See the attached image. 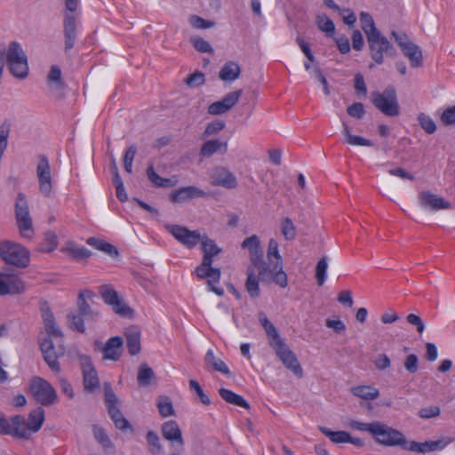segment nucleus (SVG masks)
<instances>
[{
  "mask_svg": "<svg viewBox=\"0 0 455 455\" xmlns=\"http://www.w3.org/2000/svg\"><path fill=\"white\" fill-rule=\"evenodd\" d=\"M320 431L334 443H344L350 440V434L346 431H331L324 427H319Z\"/></svg>",
  "mask_w": 455,
  "mask_h": 455,
  "instance_id": "obj_41",
  "label": "nucleus"
},
{
  "mask_svg": "<svg viewBox=\"0 0 455 455\" xmlns=\"http://www.w3.org/2000/svg\"><path fill=\"white\" fill-rule=\"evenodd\" d=\"M370 55L373 61L377 64L384 62V56L393 55V47L387 38L381 35L380 32L369 36L367 38Z\"/></svg>",
  "mask_w": 455,
  "mask_h": 455,
  "instance_id": "obj_8",
  "label": "nucleus"
},
{
  "mask_svg": "<svg viewBox=\"0 0 455 455\" xmlns=\"http://www.w3.org/2000/svg\"><path fill=\"white\" fill-rule=\"evenodd\" d=\"M242 249L249 251L251 266L257 267L259 274L267 276L266 261L263 259V251L258 235H252L245 238L241 243Z\"/></svg>",
  "mask_w": 455,
  "mask_h": 455,
  "instance_id": "obj_10",
  "label": "nucleus"
},
{
  "mask_svg": "<svg viewBox=\"0 0 455 455\" xmlns=\"http://www.w3.org/2000/svg\"><path fill=\"white\" fill-rule=\"evenodd\" d=\"M100 295L103 300L111 305L113 310L122 315V316H130L132 314V308L127 306L119 297V294L116 291H115L111 286L103 285L100 288Z\"/></svg>",
  "mask_w": 455,
  "mask_h": 455,
  "instance_id": "obj_12",
  "label": "nucleus"
},
{
  "mask_svg": "<svg viewBox=\"0 0 455 455\" xmlns=\"http://www.w3.org/2000/svg\"><path fill=\"white\" fill-rule=\"evenodd\" d=\"M65 251L69 256L77 260L87 259L92 255V251L88 249L76 245L67 247Z\"/></svg>",
  "mask_w": 455,
  "mask_h": 455,
  "instance_id": "obj_48",
  "label": "nucleus"
},
{
  "mask_svg": "<svg viewBox=\"0 0 455 455\" xmlns=\"http://www.w3.org/2000/svg\"><path fill=\"white\" fill-rule=\"evenodd\" d=\"M360 22L361 28L366 35V38H368L369 36H373L379 32L375 27L372 16L369 12H362L360 13Z\"/></svg>",
  "mask_w": 455,
  "mask_h": 455,
  "instance_id": "obj_40",
  "label": "nucleus"
},
{
  "mask_svg": "<svg viewBox=\"0 0 455 455\" xmlns=\"http://www.w3.org/2000/svg\"><path fill=\"white\" fill-rule=\"evenodd\" d=\"M200 243L204 255L202 263L195 270L196 274L200 279H207L211 291L221 296L224 293L223 289L214 286L215 283L220 282L221 271L220 268L212 267L213 257L221 252V248L205 234L203 235Z\"/></svg>",
  "mask_w": 455,
  "mask_h": 455,
  "instance_id": "obj_2",
  "label": "nucleus"
},
{
  "mask_svg": "<svg viewBox=\"0 0 455 455\" xmlns=\"http://www.w3.org/2000/svg\"><path fill=\"white\" fill-rule=\"evenodd\" d=\"M353 395L357 398H377L379 390L371 386H358L351 389Z\"/></svg>",
  "mask_w": 455,
  "mask_h": 455,
  "instance_id": "obj_43",
  "label": "nucleus"
},
{
  "mask_svg": "<svg viewBox=\"0 0 455 455\" xmlns=\"http://www.w3.org/2000/svg\"><path fill=\"white\" fill-rule=\"evenodd\" d=\"M347 112L350 116L357 119H361L365 114L363 104L361 102H355L350 105L347 108Z\"/></svg>",
  "mask_w": 455,
  "mask_h": 455,
  "instance_id": "obj_59",
  "label": "nucleus"
},
{
  "mask_svg": "<svg viewBox=\"0 0 455 455\" xmlns=\"http://www.w3.org/2000/svg\"><path fill=\"white\" fill-rule=\"evenodd\" d=\"M147 175L150 182L157 188H169L174 186V182L171 179L160 177L155 171L153 164H150L147 169Z\"/></svg>",
  "mask_w": 455,
  "mask_h": 455,
  "instance_id": "obj_39",
  "label": "nucleus"
},
{
  "mask_svg": "<svg viewBox=\"0 0 455 455\" xmlns=\"http://www.w3.org/2000/svg\"><path fill=\"white\" fill-rule=\"evenodd\" d=\"M204 360L206 365L212 367L214 371L225 375L229 374V370L227 364L220 358L215 356L212 350H209L206 353Z\"/></svg>",
  "mask_w": 455,
  "mask_h": 455,
  "instance_id": "obj_37",
  "label": "nucleus"
},
{
  "mask_svg": "<svg viewBox=\"0 0 455 455\" xmlns=\"http://www.w3.org/2000/svg\"><path fill=\"white\" fill-rule=\"evenodd\" d=\"M68 321H69V326L71 329L76 330L82 333L84 332L85 328H84V321L85 319L82 315L69 314L68 315Z\"/></svg>",
  "mask_w": 455,
  "mask_h": 455,
  "instance_id": "obj_57",
  "label": "nucleus"
},
{
  "mask_svg": "<svg viewBox=\"0 0 455 455\" xmlns=\"http://www.w3.org/2000/svg\"><path fill=\"white\" fill-rule=\"evenodd\" d=\"M0 258L4 262L18 267H26L29 264L28 251L11 241L0 242Z\"/></svg>",
  "mask_w": 455,
  "mask_h": 455,
  "instance_id": "obj_6",
  "label": "nucleus"
},
{
  "mask_svg": "<svg viewBox=\"0 0 455 455\" xmlns=\"http://www.w3.org/2000/svg\"><path fill=\"white\" fill-rule=\"evenodd\" d=\"M328 268V259L324 256L321 258L315 267V279L318 286H322L326 280V271Z\"/></svg>",
  "mask_w": 455,
  "mask_h": 455,
  "instance_id": "obj_44",
  "label": "nucleus"
},
{
  "mask_svg": "<svg viewBox=\"0 0 455 455\" xmlns=\"http://www.w3.org/2000/svg\"><path fill=\"white\" fill-rule=\"evenodd\" d=\"M22 422L21 415H15L10 420L0 415V435H9L14 438L28 440V432L20 427Z\"/></svg>",
  "mask_w": 455,
  "mask_h": 455,
  "instance_id": "obj_14",
  "label": "nucleus"
},
{
  "mask_svg": "<svg viewBox=\"0 0 455 455\" xmlns=\"http://www.w3.org/2000/svg\"><path fill=\"white\" fill-rule=\"evenodd\" d=\"M88 294L89 296L92 294L91 291H86L85 292H81L78 295L77 305L79 308V314L82 315L85 320H96L99 315L98 312L93 311L89 304L86 302L84 294Z\"/></svg>",
  "mask_w": 455,
  "mask_h": 455,
  "instance_id": "obj_36",
  "label": "nucleus"
},
{
  "mask_svg": "<svg viewBox=\"0 0 455 455\" xmlns=\"http://www.w3.org/2000/svg\"><path fill=\"white\" fill-rule=\"evenodd\" d=\"M30 392L35 398H56L54 388L50 383L39 377L31 380Z\"/></svg>",
  "mask_w": 455,
  "mask_h": 455,
  "instance_id": "obj_24",
  "label": "nucleus"
},
{
  "mask_svg": "<svg viewBox=\"0 0 455 455\" xmlns=\"http://www.w3.org/2000/svg\"><path fill=\"white\" fill-rule=\"evenodd\" d=\"M189 24L196 29H206L214 27L215 23L212 20H204L197 15H191L188 19Z\"/></svg>",
  "mask_w": 455,
  "mask_h": 455,
  "instance_id": "obj_52",
  "label": "nucleus"
},
{
  "mask_svg": "<svg viewBox=\"0 0 455 455\" xmlns=\"http://www.w3.org/2000/svg\"><path fill=\"white\" fill-rule=\"evenodd\" d=\"M372 104L387 116H397L400 114L397 94L394 86H387L382 92H371Z\"/></svg>",
  "mask_w": 455,
  "mask_h": 455,
  "instance_id": "obj_5",
  "label": "nucleus"
},
{
  "mask_svg": "<svg viewBox=\"0 0 455 455\" xmlns=\"http://www.w3.org/2000/svg\"><path fill=\"white\" fill-rule=\"evenodd\" d=\"M241 74V68L237 62L228 61L221 68L219 77L224 82H233L236 80Z\"/></svg>",
  "mask_w": 455,
  "mask_h": 455,
  "instance_id": "obj_31",
  "label": "nucleus"
},
{
  "mask_svg": "<svg viewBox=\"0 0 455 455\" xmlns=\"http://www.w3.org/2000/svg\"><path fill=\"white\" fill-rule=\"evenodd\" d=\"M352 427L359 431L368 432L374 438L375 442L387 447L399 446L401 448L405 444L406 437L404 435L381 421L371 423L353 422Z\"/></svg>",
  "mask_w": 455,
  "mask_h": 455,
  "instance_id": "obj_3",
  "label": "nucleus"
},
{
  "mask_svg": "<svg viewBox=\"0 0 455 455\" xmlns=\"http://www.w3.org/2000/svg\"><path fill=\"white\" fill-rule=\"evenodd\" d=\"M86 243L94 247L95 249L103 251L104 253L108 254L110 257H117L118 256V251L117 249L112 245L111 243H108L107 241L96 237H89L86 240Z\"/></svg>",
  "mask_w": 455,
  "mask_h": 455,
  "instance_id": "obj_35",
  "label": "nucleus"
},
{
  "mask_svg": "<svg viewBox=\"0 0 455 455\" xmlns=\"http://www.w3.org/2000/svg\"><path fill=\"white\" fill-rule=\"evenodd\" d=\"M42 317L44 320L46 332L49 335H52L55 338H62V336H63L62 332L59 329V327L56 325L53 314L51 312V310L48 307L42 308Z\"/></svg>",
  "mask_w": 455,
  "mask_h": 455,
  "instance_id": "obj_33",
  "label": "nucleus"
},
{
  "mask_svg": "<svg viewBox=\"0 0 455 455\" xmlns=\"http://www.w3.org/2000/svg\"><path fill=\"white\" fill-rule=\"evenodd\" d=\"M155 373L153 370L148 367L146 363H142L138 370L137 380L140 386L147 387L150 384L152 379H154Z\"/></svg>",
  "mask_w": 455,
  "mask_h": 455,
  "instance_id": "obj_42",
  "label": "nucleus"
},
{
  "mask_svg": "<svg viewBox=\"0 0 455 455\" xmlns=\"http://www.w3.org/2000/svg\"><path fill=\"white\" fill-rule=\"evenodd\" d=\"M167 230L177 239L181 244L191 249L194 248L202 240L203 235L197 230H189L180 225H169Z\"/></svg>",
  "mask_w": 455,
  "mask_h": 455,
  "instance_id": "obj_13",
  "label": "nucleus"
},
{
  "mask_svg": "<svg viewBox=\"0 0 455 455\" xmlns=\"http://www.w3.org/2000/svg\"><path fill=\"white\" fill-rule=\"evenodd\" d=\"M157 408L163 417H168L174 414V410L170 400H160Z\"/></svg>",
  "mask_w": 455,
  "mask_h": 455,
  "instance_id": "obj_62",
  "label": "nucleus"
},
{
  "mask_svg": "<svg viewBox=\"0 0 455 455\" xmlns=\"http://www.w3.org/2000/svg\"><path fill=\"white\" fill-rule=\"evenodd\" d=\"M418 121L421 128L428 134H433L436 131V124L435 121L427 115L420 113L418 116Z\"/></svg>",
  "mask_w": 455,
  "mask_h": 455,
  "instance_id": "obj_49",
  "label": "nucleus"
},
{
  "mask_svg": "<svg viewBox=\"0 0 455 455\" xmlns=\"http://www.w3.org/2000/svg\"><path fill=\"white\" fill-rule=\"evenodd\" d=\"M26 286L22 279L16 275L0 276V295L20 294Z\"/></svg>",
  "mask_w": 455,
  "mask_h": 455,
  "instance_id": "obj_23",
  "label": "nucleus"
},
{
  "mask_svg": "<svg viewBox=\"0 0 455 455\" xmlns=\"http://www.w3.org/2000/svg\"><path fill=\"white\" fill-rule=\"evenodd\" d=\"M210 177L211 184L215 187L235 189L238 185L235 174L225 166L214 167Z\"/></svg>",
  "mask_w": 455,
  "mask_h": 455,
  "instance_id": "obj_16",
  "label": "nucleus"
},
{
  "mask_svg": "<svg viewBox=\"0 0 455 455\" xmlns=\"http://www.w3.org/2000/svg\"><path fill=\"white\" fill-rule=\"evenodd\" d=\"M403 54L410 60L412 68H419L422 66V52L420 48L411 42L402 49Z\"/></svg>",
  "mask_w": 455,
  "mask_h": 455,
  "instance_id": "obj_34",
  "label": "nucleus"
},
{
  "mask_svg": "<svg viewBox=\"0 0 455 455\" xmlns=\"http://www.w3.org/2000/svg\"><path fill=\"white\" fill-rule=\"evenodd\" d=\"M193 47L200 52H208L212 54L214 52L212 45L203 37L195 36L190 38Z\"/></svg>",
  "mask_w": 455,
  "mask_h": 455,
  "instance_id": "obj_47",
  "label": "nucleus"
},
{
  "mask_svg": "<svg viewBox=\"0 0 455 455\" xmlns=\"http://www.w3.org/2000/svg\"><path fill=\"white\" fill-rule=\"evenodd\" d=\"M316 22L320 30L326 34H333L335 29L334 23L326 15L318 16Z\"/></svg>",
  "mask_w": 455,
  "mask_h": 455,
  "instance_id": "obj_56",
  "label": "nucleus"
},
{
  "mask_svg": "<svg viewBox=\"0 0 455 455\" xmlns=\"http://www.w3.org/2000/svg\"><path fill=\"white\" fill-rule=\"evenodd\" d=\"M440 407L436 405H431L425 408H422L419 411L418 415L421 419H430L434 417H437L440 414Z\"/></svg>",
  "mask_w": 455,
  "mask_h": 455,
  "instance_id": "obj_60",
  "label": "nucleus"
},
{
  "mask_svg": "<svg viewBox=\"0 0 455 455\" xmlns=\"http://www.w3.org/2000/svg\"><path fill=\"white\" fill-rule=\"evenodd\" d=\"M63 27L65 52H67L74 47L76 39V22L73 14H65Z\"/></svg>",
  "mask_w": 455,
  "mask_h": 455,
  "instance_id": "obj_26",
  "label": "nucleus"
},
{
  "mask_svg": "<svg viewBox=\"0 0 455 455\" xmlns=\"http://www.w3.org/2000/svg\"><path fill=\"white\" fill-rule=\"evenodd\" d=\"M242 93L243 90L239 89L234 92H230L224 96L222 100L229 110L238 102Z\"/></svg>",
  "mask_w": 455,
  "mask_h": 455,
  "instance_id": "obj_58",
  "label": "nucleus"
},
{
  "mask_svg": "<svg viewBox=\"0 0 455 455\" xmlns=\"http://www.w3.org/2000/svg\"><path fill=\"white\" fill-rule=\"evenodd\" d=\"M207 196V193L203 189L195 186H188L172 192L170 198L172 203L180 204L194 198L206 197Z\"/></svg>",
  "mask_w": 455,
  "mask_h": 455,
  "instance_id": "obj_21",
  "label": "nucleus"
},
{
  "mask_svg": "<svg viewBox=\"0 0 455 455\" xmlns=\"http://www.w3.org/2000/svg\"><path fill=\"white\" fill-rule=\"evenodd\" d=\"M147 442L149 450L154 454H159L162 451V445L160 443L159 436L154 431H148L147 434Z\"/></svg>",
  "mask_w": 455,
  "mask_h": 455,
  "instance_id": "obj_51",
  "label": "nucleus"
},
{
  "mask_svg": "<svg viewBox=\"0 0 455 455\" xmlns=\"http://www.w3.org/2000/svg\"><path fill=\"white\" fill-rule=\"evenodd\" d=\"M123 339L118 336H115L107 340V342L102 345L100 341H95L94 345L96 347H99L103 354V360H110L116 362L122 355L123 351Z\"/></svg>",
  "mask_w": 455,
  "mask_h": 455,
  "instance_id": "obj_18",
  "label": "nucleus"
},
{
  "mask_svg": "<svg viewBox=\"0 0 455 455\" xmlns=\"http://www.w3.org/2000/svg\"><path fill=\"white\" fill-rule=\"evenodd\" d=\"M259 280L260 276L257 267L249 266L247 267V279L245 282V288L251 298H258L259 296Z\"/></svg>",
  "mask_w": 455,
  "mask_h": 455,
  "instance_id": "obj_29",
  "label": "nucleus"
},
{
  "mask_svg": "<svg viewBox=\"0 0 455 455\" xmlns=\"http://www.w3.org/2000/svg\"><path fill=\"white\" fill-rule=\"evenodd\" d=\"M343 132L342 134L344 136V142L351 145V146H361V147H372L373 143L371 140L365 139L362 136L354 135L351 132V129L346 124H342Z\"/></svg>",
  "mask_w": 455,
  "mask_h": 455,
  "instance_id": "obj_32",
  "label": "nucleus"
},
{
  "mask_svg": "<svg viewBox=\"0 0 455 455\" xmlns=\"http://www.w3.org/2000/svg\"><path fill=\"white\" fill-rule=\"evenodd\" d=\"M79 361L83 373L84 388L88 394L93 395L100 387L98 372L88 355H80Z\"/></svg>",
  "mask_w": 455,
  "mask_h": 455,
  "instance_id": "obj_11",
  "label": "nucleus"
},
{
  "mask_svg": "<svg viewBox=\"0 0 455 455\" xmlns=\"http://www.w3.org/2000/svg\"><path fill=\"white\" fill-rule=\"evenodd\" d=\"M136 153H137V148L135 145L130 146L124 153V167L125 172H127L128 173H132V163H133L134 157L136 156Z\"/></svg>",
  "mask_w": 455,
  "mask_h": 455,
  "instance_id": "obj_53",
  "label": "nucleus"
},
{
  "mask_svg": "<svg viewBox=\"0 0 455 455\" xmlns=\"http://www.w3.org/2000/svg\"><path fill=\"white\" fill-rule=\"evenodd\" d=\"M36 178L38 180V189L40 194L44 197H51L53 188V180L52 177L49 160L44 155L38 156Z\"/></svg>",
  "mask_w": 455,
  "mask_h": 455,
  "instance_id": "obj_9",
  "label": "nucleus"
},
{
  "mask_svg": "<svg viewBox=\"0 0 455 455\" xmlns=\"http://www.w3.org/2000/svg\"><path fill=\"white\" fill-rule=\"evenodd\" d=\"M126 346L131 355H136L140 351V331L136 327L125 331Z\"/></svg>",
  "mask_w": 455,
  "mask_h": 455,
  "instance_id": "obj_30",
  "label": "nucleus"
},
{
  "mask_svg": "<svg viewBox=\"0 0 455 455\" xmlns=\"http://www.w3.org/2000/svg\"><path fill=\"white\" fill-rule=\"evenodd\" d=\"M45 419L44 411L41 407H37L29 412L28 421L23 417L22 425L20 428L28 432V440L30 439L31 435L36 433L42 427Z\"/></svg>",
  "mask_w": 455,
  "mask_h": 455,
  "instance_id": "obj_19",
  "label": "nucleus"
},
{
  "mask_svg": "<svg viewBox=\"0 0 455 455\" xmlns=\"http://www.w3.org/2000/svg\"><path fill=\"white\" fill-rule=\"evenodd\" d=\"M185 82L190 87L199 86L204 84V76L201 72H195L188 76Z\"/></svg>",
  "mask_w": 455,
  "mask_h": 455,
  "instance_id": "obj_63",
  "label": "nucleus"
},
{
  "mask_svg": "<svg viewBox=\"0 0 455 455\" xmlns=\"http://www.w3.org/2000/svg\"><path fill=\"white\" fill-rule=\"evenodd\" d=\"M117 402L118 400H106V406L111 419L113 420L116 427L120 430L124 431L129 428L132 429L131 424L121 412L117 405Z\"/></svg>",
  "mask_w": 455,
  "mask_h": 455,
  "instance_id": "obj_27",
  "label": "nucleus"
},
{
  "mask_svg": "<svg viewBox=\"0 0 455 455\" xmlns=\"http://www.w3.org/2000/svg\"><path fill=\"white\" fill-rule=\"evenodd\" d=\"M278 243L275 239H270L268 242L267 257L269 261V266H273L274 262L283 261L282 257L278 251Z\"/></svg>",
  "mask_w": 455,
  "mask_h": 455,
  "instance_id": "obj_45",
  "label": "nucleus"
},
{
  "mask_svg": "<svg viewBox=\"0 0 455 455\" xmlns=\"http://www.w3.org/2000/svg\"><path fill=\"white\" fill-rule=\"evenodd\" d=\"M6 61L11 74L23 80L28 75V57L18 42H11L8 45Z\"/></svg>",
  "mask_w": 455,
  "mask_h": 455,
  "instance_id": "obj_4",
  "label": "nucleus"
},
{
  "mask_svg": "<svg viewBox=\"0 0 455 455\" xmlns=\"http://www.w3.org/2000/svg\"><path fill=\"white\" fill-rule=\"evenodd\" d=\"M258 319L260 325L264 328L268 345L275 350L277 357L282 361L283 364L291 370L296 376L301 377L303 371L295 355L290 349L284 339L280 336L277 329L268 320L266 314L262 311L259 312Z\"/></svg>",
  "mask_w": 455,
  "mask_h": 455,
  "instance_id": "obj_1",
  "label": "nucleus"
},
{
  "mask_svg": "<svg viewBox=\"0 0 455 455\" xmlns=\"http://www.w3.org/2000/svg\"><path fill=\"white\" fill-rule=\"evenodd\" d=\"M267 276L259 273L262 282H269L273 280L277 285L285 288L288 284L287 275L283 270V261L274 262L273 266H269L266 262Z\"/></svg>",
  "mask_w": 455,
  "mask_h": 455,
  "instance_id": "obj_20",
  "label": "nucleus"
},
{
  "mask_svg": "<svg viewBox=\"0 0 455 455\" xmlns=\"http://www.w3.org/2000/svg\"><path fill=\"white\" fill-rule=\"evenodd\" d=\"M228 152V142L220 140H206L201 147L200 156L203 158H209L214 154L219 153L225 155Z\"/></svg>",
  "mask_w": 455,
  "mask_h": 455,
  "instance_id": "obj_28",
  "label": "nucleus"
},
{
  "mask_svg": "<svg viewBox=\"0 0 455 455\" xmlns=\"http://www.w3.org/2000/svg\"><path fill=\"white\" fill-rule=\"evenodd\" d=\"M45 241L47 242V245H40L38 250L43 252H50L53 251L57 244H58V239L57 235L52 231H48L44 235Z\"/></svg>",
  "mask_w": 455,
  "mask_h": 455,
  "instance_id": "obj_54",
  "label": "nucleus"
},
{
  "mask_svg": "<svg viewBox=\"0 0 455 455\" xmlns=\"http://www.w3.org/2000/svg\"><path fill=\"white\" fill-rule=\"evenodd\" d=\"M225 122L221 120H215L213 122H211L207 124L203 133V136L206 138L212 135H216L225 128Z\"/></svg>",
  "mask_w": 455,
  "mask_h": 455,
  "instance_id": "obj_55",
  "label": "nucleus"
},
{
  "mask_svg": "<svg viewBox=\"0 0 455 455\" xmlns=\"http://www.w3.org/2000/svg\"><path fill=\"white\" fill-rule=\"evenodd\" d=\"M15 217L20 235L23 237H31L33 234L32 219L29 214L28 201L22 193H20L17 196Z\"/></svg>",
  "mask_w": 455,
  "mask_h": 455,
  "instance_id": "obj_7",
  "label": "nucleus"
},
{
  "mask_svg": "<svg viewBox=\"0 0 455 455\" xmlns=\"http://www.w3.org/2000/svg\"><path fill=\"white\" fill-rule=\"evenodd\" d=\"M391 403L387 400H361L360 407L370 417H383L387 409L391 407Z\"/></svg>",
  "mask_w": 455,
  "mask_h": 455,
  "instance_id": "obj_22",
  "label": "nucleus"
},
{
  "mask_svg": "<svg viewBox=\"0 0 455 455\" xmlns=\"http://www.w3.org/2000/svg\"><path fill=\"white\" fill-rule=\"evenodd\" d=\"M441 121L445 125L455 124V106L448 108L443 112Z\"/></svg>",
  "mask_w": 455,
  "mask_h": 455,
  "instance_id": "obj_64",
  "label": "nucleus"
},
{
  "mask_svg": "<svg viewBox=\"0 0 455 455\" xmlns=\"http://www.w3.org/2000/svg\"><path fill=\"white\" fill-rule=\"evenodd\" d=\"M40 348L44 355V361L52 371H59L60 363L58 362V358L64 355V347L60 346L59 348L56 349L52 339L47 337L41 341Z\"/></svg>",
  "mask_w": 455,
  "mask_h": 455,
  "instance_id": "obj_17",
  "label": "nucleus"
},
{
  "mask_svg": "<svg viewBox=\"0 0 455 455\" xmlns=\"http://www.w3.org/2000/svg\"><path fill=\"white\" fill-rule=\"evenodd\" d=\"M418 201L419 205L428 211L437 212L440 210H447L451 208L450 202L443 197L432 193L429 190H423L418 194Z\"/></svg>",
  "mask_w": 455,
  "mask_h": 455,
  "instance_id": "obj_15",
  "label": "nucleus"
},
{
  "mask_svg": "<svg viewBox=\"0 0 455 455\" xmlns=\"http://www.w3.org/2000/svg\"><path fill=\"white\" fill-rule=\"evenodd\" d=\"M92 432L97 442L102 446L105 451L114 450L115 446L104 428L93 425Z\"/></svg>",
  "mask_w": 455,
  "mask_h": 455,
  "instance_id": "obj_38",
  "label": "nucleus"
},
{
  "mask_svg": "<svg viewBox=\"0 0 455 455\" xmlns=\"http://www.w3.org/2000/svg\"><path fill=\"white\" fill-rule=\"evenodd\" d=\"M403 449L417 453H427L428 452V441L418 443L415 441H407V439H405V444Z\"/></svg>",
  "mask_w": 455,
  "mask_h": 455,
  "instance_id": "obj_50",
  "label": "nucleus"
},
{
  "mask_svg": "<svg viewBox=\"0 0 455 455\" xmlns=\"http://www.w3.org/2000/svg\"><path fill=\"white\" fill-rule=\"evenodd\" d=\"M282 234L288 241H291L296 237V228L290 218H284L281 224Z\"/></svg>",
  "mask_w": 455,
  "mask_h": 455,
  "instance_id": "obj_46",
  "label": "nucleus"
},
{
  "mask_svg": "<svg viewBox=\"0 0 455 455\" xmlns=\"http://www.w3.org/2000/svg\"><path fill=\"white\" fill-rule=\"evenodd\" d=\"M162 435L163 436L173 443H176L178 450H182L184 445V441L182 437V433L178 424L174 420H169L163 424L162 426Z\"/></svg>",
  "mask_w": 455,
  "mask_h": 455,
  "instance_id": "obj_25",
  "label": "nucleus"
},
{
  "mask_svg": "<svg viewBox=\"0 0 455 455\" xmlns=\"http://www.w3.org/2000/svg\"><path fill=\"white\" fill-rule=\"evenodd\" d=\"M229 111L222 100L212 103L208 107V113L213 116L222 115Z\"/></svg>",
  "mask_w": 455,
  "mask_h": 455,
  "instance_id": "obj_61",
  "label": "nucleus"
}]
</instances>
